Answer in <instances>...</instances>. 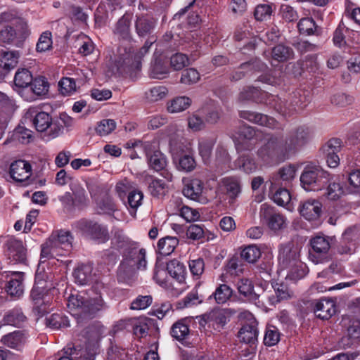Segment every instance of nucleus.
I'll return each mask as SVG.
<instances>
[{"label": "nucleus", "mask_w": 360, "mask_h": 360, "mask_svg": "<svg viewBox=\"0 0 360 360\" xmlns=\"http://www.w3.org/2000/svg\"><path fill=\"white\" fill-rule=\"evenodd\" d=\"M130 27L131 16L125 14L118 20L112 30L115 37L120 41L115 64L117 69L122 71L139 68L141 58L148 53L150 46L156 41L155 37H150L139 51L135 53Z\"/></svg>", "instance_id": "f257e3e1"}, {"label": "nucleus", "mask_w": 360, "mask_h": 360, "mask_svg": "<svg viewBox=\"0 0 360 360\" xmlns=\"http://www.w3.org/2000/svg\"><path fill=\"white\" fill-rule=\"evenodd\" d=\"M311 137L308 127L300 126L292 129L285 140L281 136H271L258 150L257 154L264 162L276 157L293 154L309 143Z\"/></svg>", "instance_id": "f03ea898"}, {"label": "nucleus", "mask_w": 360, "mask_h": 360, "mask_svg": "<svg viewBox=\"0 0 360 360\" xmlns=\"http://www.w3.org/2000/svg\"><path fill=\"white\" fill-rule=\"evenodd\" d=\"M67 307L70 312L80 321L94 318L98 311L105 307V303L101 295L85 298L76 293L68 297Z\"/></svg>", "instance_id": "7ed1b4c3"}, {"label": "nucleus", "mask_w": 360, "mask_h": 360, "mask_svg": "<svg viewBox=\"0 0 360 360\" xmlns=\"http://www.w3.org/2000/svg\"><path fill=\"white\" fill-rule=\"evenodd\" d=\"M329 181V174L319 166L307 165L300 176V182L306 191H319Z\"/></svg>", "instance_id": "20e7f679"}, {"label": "nucleus", "mask_w": 360, "mask_h": 360, "mask_svg": "<svg viewBox=\"0 0 360 360\" xmlns=\"http://www.w3.org/2000/svg\"><path fill=\"white\" fill-rule=\"evenodd\" d=\"M146 251L135 245L130 248L120 265L119 270L126 274L134 273L136 270H144L147 266Z\"/></svg>", "instance_id": "39448f33"}, {"label": "nucleus", "mask_w": 360, "mask_h": 360, "mask_svg": "<svg viewBox=\"0 0 360 360\" xmlns=\"http://www.w3.org/2000/svg\"><path fill=\"white\" fill-rule=\"evenodd\" d=\"M77 226L84 233L98 243H104L110 238L108 228L97 222L81 219L78 221Z\"/></svg>", "instance_id": "423d86ee"}, {"label": "nucleus", "mask_w": 360, "mask_h": 360, "mask_svg": "<svg viewBox=\"0 0 360 360\" xmlns=\"http://www.w3.org/2000/svg\"><path fill=\"white\" fill-rule=\"evenodd\" d=\"M312 250L309 253V259L317 264L322 263L330 248V238L326 236H316L310 240Z\"/></svg>", "instance_id": "0eeeda50"}, {"label": "nucleus", "mask_w": 360, "mask_h": 360, "mask_svg": "<svg viewBox=\"0 0 360 360\" xmlns=\"http://www.w3.org/2000/svg\"><path fill=\"white\" fill-rule=\"evenodd\" d=\"M297 94H299L300 98H297L296 97L290 103H288L285 98L282 99L278 96L271 95L268 97L266 103L282 114L290 113L291 110L295 109V106L302 107L305 105L304 103L307 101L306 96H301L300 92H297Z\"/></svg>", "instance_id": "6e6552de"}, {"label": "nucleus", "mask_w": 360, "mask_h": 360, "mask_svg": "<svg viewBox=\"0 0 360 360\" xmlns=\"http://www.w3.org/2000/svg\"><path fill=\"white\" fill-rule=\"evenodd\" d=\"M260 217L266 221L269 228L274 231L283 229L286 226V219L285 217L274 210V208L264 203L261 205Z\"/></svg>", "instance_id": "1a4fd4ad"}, {"label": "nucleus", "mask_w": 360, "mask_h": 360, "mask_svg": "<svg viewBox=\"0 0 360 360\" xmlns=\"http://www.w3.org/2000/svg\"><path fill=\"white\" fill-rule=\"evenodd\" d=\"M6 255L11 263H24L27 257V251L22 241L9 238L6 244Z\"/></svg>", "instance_id": "9d476101"}, {"label": "nucleus", "mask_w": 360, "mask_h": 360, "mask_svg": "<svg viewBox=\"0 0 360 360\" xmlns=\"http://www.w3.org/2000/svg\"><path fill=\"white\" fill-rule=\"evenodd\" d=\"M66 250L60 246V242H58L51 235L49 238L41 245V262H44L51 258H56L58 257L65 256L68 255Z\"/></svg>", "instance_id": "9b49d317"}, {"label": "nucleus", "mask_w": 360, "mask_h": 360, "mask_svg": "<svg viewBox=\"0 0 360 360\" xmlns=\"http://www.w3.org/2000/svg\"><path fill=\"white\" fill-rule=\"evenodd\" d=\"M300 261V250L297 247L287 245L281 247L278 255V264L281 270L288 269L292 265H296Z\"/></svg>", "instance_id": "f8f14e48"}, {"label": "nucleus", "mask_w": 360, "mask_h": 360, "mask_svg": "<svg viewBox=\"0 0 360 360\" xmlns=\"http://www.w3.org/2000/svg\"><path fill=\"white\" fill-rule=\"evenodd\" d=\"M23 274L21 272H13L6 275L5 290L11 297L20 298L24 292Z\"/></svg>", "instance_id": "ddd939ff"}, {"label": "nucleus", "mask_w": 360, "mask_h": 360, "mask_svg": "<svg viewBox=\"0 0 360 360\" xmlns=\"http://www.w3.org/2000/svg\"><path fill=\"white\" fill-rule=\"evenodd\" d=\"M9 174L14 181L24 182L32 175V167L27 161L16 160L11 164Z\"/></svg>", "instance_id": "4468645a"}, {"label": "nucleus", "mask_w": 360, "mask_h": 360, "mask_svg": "<svg viewBox=\"0 0 360 360\" xmlns=\"http://www.w3.org/2000/svg\"><path fill=\"white\" fill-rule=\"evenodd\" d=\"M314 313L316 317L328 320L336 312V305L333 300L329 299H321L316 300L312 303Z\"/></svg>", "instance_id": "2eb2a0df"}, {"label": "nucleus", "mask_w": 360, "mask_h": 360, "mask_svg": "<svg viewBox=\"0 0 360 360\" xmlns=\"http://www.w3.org/2000/svg\"><path fill=\"white\" fill-rule=\"evenodd\" d=\"M300 214L308 221L319 219L322 213V204L317 200L310 199L299 207Z\"/></svg>", "instance_id": "dca6fc26"}, {"label": "nucleus", "mask_w": 360, "mask_h": 360, "mask_svg": "<svg viewBox=\"0 0 360 360\" xmlns=\"http://www.w3.org/2000/svg\"><path fill=\"white\" fill-rule=\"evenodd\" d=\"M203 183L198 179H193L185 184L183 188V194L185 197L204 203L206 198L202 196Z\"/></svg>", "instance_id": "f3484780"}, {"label": "nucleus", "mask_w": 360, "mask_h": 360, "mask_svg": "<svg viewBox=\"0 0 360 360\" xmlns=\"http://www.w3.org/2000/svg\"><path fill=\"white\" fill-rule=\"evenodd\" d=\"M30 297L34 302V310L39 316L47 312L49 300H47L41 288L34 286L31 290Z\"/></svg>", "instance_id": "a211bd4d"}, {"label": "nucleus", "mask_w": 360, "mask_h": 360, "mask_svg": "<svg viewBox=\"0 0 360 360\" xmlns=\"http://www.w3.org/2000/svg\"><path fill=\"white\" fill-rule=\"evenodd\" d=\"M232 314L229 309H215L211 311L207 315V319L217 329L222 328Z\"/></svg>", "instance_id": "6ab92c4d"}, {"label": "nucleus", "mask_w": 360, "mask_h": 360, "mask_svg": "<svg viewBox=\"0 0 360 360\" xmlns=\"http://www.w3.org/2000/svg\"><path fill=\"white\" fill-rule=\"evenodd\" d=\"M272 287L274 290V295L268 296L269 303L271 306L276 305L281 301L287 300L293 295L292 291L284 283H276L272 285Z\"/></svg>", "instance_id": "aec40b11"}, {"label": "nucleus", "mask_w": 360, "mask_h": 360, "mask_svg": "<svg viewBox=\"0 0 360 360\" xmlns=\"http://www.w3.org/2000/svg\"><path fill=\"white\" fill-rule=\"evenodd\" d=\"M360 325L359 323L349 326L347 335L342 338L340 345L344 349L356 347L360 344Z\"/></svg>", "instance_id": "412c9836"}, {"label": "nucleus", "mask_w": 360, "mask_h": 360, "mask_svg": "<svg viewBox=\"0 0 360 360\" xmlns=\"http://www.w3.org/2000/svg\"><path fill=\"white\" fill-rule=\"evenodd\" d=\"M144 148L149 167L156 172L164 169L167 165V160L164 154L158 150L153 152L148 150L147 145H145Z\"/></svg>", "instance_id": "4be33fe9"}, {"label": "nucleus", "mask_w": 360, "mask_h": 360, "mask_svg": "<svg viewBox=\"0 0 360 360\" xmlns=\"http://www.w3.org/2000/svg\"><path fill=\"white\" fill-rule=\"evenodd\" d=\"M156 25V20L148 15L137 17L135 21V29L139 37L150 34Z\"/></svg>", "instance_id": "5701e85b"}, {"label": "nucleus", "mask_w": 360, "mask_h": 360, "mask_svg": "<svg viewBox=\"0 0 360 360\" xmlns=\"http://www.w3.org/2000/svg\"><path fill=\"white\" fill-rule=\"evenodd\" d=\"M257 323L255 320L243 326L238 332L240 340L248 344L255 343L257 340Z\"/></svg>", "instance_id": "b1692460"}, {"label": "nucleus", "mask_w": 360, "mask_h": 360, "mask_svg": "<svg viewBox=\"0 0 360 360\" xmlns=\"http://www.w3.org/2000/svg\"><path fill=\"white\" fill-rule=\"evenodd\" d=\"M167 271L169 276L178 283H183L186 279V266L178 259H172L167 263Z\"/></svg>", "instance_id": "393cba45"}, {"label": "nucleus", "mask_w": 360, "mask_h": 360, "mask_svg": "<svg viewBox=\"0 0 360 360\" xmlns=\"http://www.w3.org/2000/svg\"><path fill=\"white\" fill-rule=\"evenodd\" d=\"M266 65L259 60L248 62L240 65L238 70L235 71L231 75V79L238 81L245 76V72H255L265 69Z\"/></svg>", "instance_id": "a878e982"}, {"label": "nucleus", "mask_w": 360, "mask_h": 360, "mask_svg": "<svg viewBox=\"0 0 360 360\" xmlns=\"http://www.w3.org/2000/svg\"><path fill=\"white\" fill-rule=\"evenodd\" d=\"M265 92L261 91L260 89L253 87L247 86L244 88L238 94V100L240 103L252 101L256 103L263 102V97L266 96Z\"/></svg>", "instance_id": "bb28decb"}, {"label": "nucleus", "mask_w": 360, "mask_h": 360, "mask_svg": "<svg viewBox=\"0 0 360 360\" xmlns=\"http://www.w3.org/2000/svg\"><path fill=\"white\" fill-rule=\"evenodd\" d=\"M146 181H149L148 189L153 197L160 198L167 193L168 188L164 181L150 176H146Z\"/></svg>", "instance_id": "cd10ccee"}, {"label": "nucleus", "mask_w": 360, "mask_h": 360, "mask_svg": "<svg viewBox=\"0 0 360 360\" xmlns=\"http://www.w3.org/2000/svg\"><path fill=\"white\" fill-rule=\"evenodd\" d=\"M27 320L20 308H14L6 311L3 317L4 324L14 326H20Z\"/></svg>", "instance_id": "c85d7f7f"}, {"label": "nucleus", "mask_w": 360, "mask_h": 360, "mask_svg": "<svg viewBox=\"0 0 360 360\" xmlns=\"http://www.w3.org/2000/svg\"><path fill=\"white\" fill-rule=\"evenodd\" d=\"M220 186L230 198L234 199L240 193V185L236 177H225L220 181Z\"/></svg>", "instance_id": "c756f323"}, {"label": "nucleus", "mask_w": 360, "mask_h": 360, "mask_svg": "<svg viewBox=\"0 0 360 360\" xmlns=\"http://www.w3.org/2000/svg\"><path fill=\"white\" fill-rule=\"evenodd\" d=\"M70 189L73 194L72 203L76 206L86 205L89 200L85 189L77 180L70 182Z\"/></svg>", "instance_id": "7c9ffc66"}, {"label": "nucleus", "mask_w": 360, "mask_h": 360, "mask_svg": "<svg viewBox=\"0 0 360 360\" xmlns=\"http://www.w3.org/2000/svg\"><path fill=\"white\" fill-rule=\"evenodd\" d=\"M297 168L294 165H286L279 169L278 173L272 178L273 181L276 184L290 183L294 179L296 175Z\"/></svg>", "instance_id": "2f4dec72"}, {"label": "nucleus", "mask_w": 360, "mask_h": 360, "mask_svg": "<svg viewBox=\"0 0 360 360\" xmlns=\"http://www.w3.org/2000/svg\"><path fill=\"white\" fill-rule=\"evenodd\" d=\"M179 244L176 237L166 236L159 240L158 243V252L162 255H169L172 254Z\"/></svg>", "instance_id": "473e14b6"}, {"label": "nucleus", "mask_w": 360, "mask_h": 360, "mask_svg": "<svg viewBox=\"0 0 360 360\" xmlns=\"http://www.w3.org/2000/svg\"><path fill=\"white\" fill-rule=\"evenodd\" d=\"M30 112H35L34 109L30 110ZM51 117L50 115L45 112H36L34 117L32 119V123L35 129L40 132L45 131L49 128L51 124Z\"/></svg>", "instance_id": "72a5a7b5"}, {"label": "nucleus", "mask_w": 360, "mask_h": 360, "mask_svg": "<svg viewBox=\"0 0 360 360\" xmlns=\"http://www.w3.org/2000/svg\"><path fill=\"white\" fill-rule=\"evenodd\" d=\"M32 75L27 69H18L15 74L14 84L15 89L27 88L32 84Z\"/></svg>", "instance_id": "f704fd0d"}, {"label": "nucleus", "mask_w": 360, "mask_h": 360, "mask_svg": "<svg viewBox=\"0 0 360 360\" xmlns=\"http://www.w3.org/2000/svg\"><path fill=\"white\" fill-rule=\"evenodd\" d=\"M271 54L273 59L278 62L287 61L293 58L294 56L293 50L290 47L283 44H278L274 47Z\"/></svg>", "instance_id": "c9c22d12"}, {"label": "nucleus", "mask_w": 360, "mask_h": 360, "mask_svg": "<svg viewBox=\"0 0 360 360\" xmlns=\"http://www.w3.org/2000/svg\"><path fill=\"white\" fill-rule=\"evenodd\" d=\"M18 58L17 51H3L0 56V66L6 70L13 69L18 63Z\"/></svg>", "instance_id": "e433bc0d"}, {"label": "nucleus", "mask_w": 360, "mask_h": 360, "mask_svg": "<svg viewBox=\"0 0 360 360\" xmlns=\"http://www.w3.org/2000/svg\"><path fill=\"white\" fill-rule=\"evenodd\" d=\"M92 267L88 265H81L73 271L75 281L79 285L86 284L91 279Z\"/></svg>", "instance_id": "4c0bfd02"}, {"label": "nucleus", "mask_w": 360, "mask_h": 360, "mask_svg": "<svg viewBox=\"0 0 360 360\" xmlns=\"http://www.w3.org/2000/svg\"><path fill=\"white\" fill-rule=\"evenodd\" d=\"M191 100L186 96H179L172 100L167 105V110L170 113H177L187 109Z\"/></svg>", "instance_id": "58836bf2"}, {"label": "nucleus", "mask_w": 360, "mask_h": 360, "mask_svg": "<svg viewBox=\"0 0 360 360\" xmlns=\"http://www.w3.org/2000/svg\"><path fill=\"white\" fill-rule=\"evenodd\" d=\"M235 167L248 174L252 173L257 169L255 161L249 155L239 157L235 162Z\"/></svg>", "instance_id": "ea45409f"}, {"label": "nucleus", "mask_w": 360, "mask_h": 360, "mask_svg": "<svg viewBox=\"0 0 360 360\" xmlns=\"http://www.w3.org/2000/svg\"><path fill=\"white\" fill-rule=\"evenodd\" d=\"M51 236L58 242H60V246L63 248V250L70 253L72 248L73 240V237L70 231L60 230L52 233Z\"/></svg>", "instance_id": "a19ab883"}, {"label": "nucleus", "mask_w": 360, "mask_h": 360, "mask_svg": "<svg viewBox=\"0 0 360 360\" xmlns=\"http://www.w3.org/2000/svg\"><path fill=\"white\" fill-rule=\"evenodd\" d=\"M233 290L231 288L225 284H220L213 292L212 296L214 297L217 304L226 303L232 296Z\"/></svg>", "instance_id": "79ce46f5"}, {"label": "nucleus", "mask_w": 360, "mask_h": 360, "mask_svg": "<svg viewBox=\"0 0 360 360\" xmlns=\"http://www.w3.org/2000/svg\"><path fill=\"white\" fill-rule=\"evenodd\" d=\"M189 334V326L185 319L173 324L171 329L172 336L177 340H184Z\"/></svg>", "instance_id": "37998d69"}, {"label": "nucleus", "mask_w": 360, "mask_h": 360, "mask_svg": "<svg viewBox=\"0 0 360 360\" xmlns=\"http://www.w3.org/2000/svg\"><path fill=\"white\" fill-rule=\"evenodd\" d=\"M287 271L286 278L291 280H297L304 277L308 272L306 264L300 260L296 262V265L290 266Z\"/></svg>", "instance_id": "c03bdc74"}, {"label": "nucleus", "mask_w": 360, "mask_h": 360, "mask_svg": "<svg viewBox=\"0 0 360 360\" xmlns=\"http://www.w3.org/2000/svg\"><path fill=\"white\" fill-rule=\"evenodd\" d=\"M167 92L165 86H155L145 92V98L148 102H157L165 98Z\"/></svg>", "instance_id": "a18cd8bd"}, {"label": "nucleus", "mask_w": 360, "mask_h": 360, "mask_svg": "<svg viewBox=\"0 0 360 360\" xmlns=\"http://www.w3.org/2000/svg\"><path fill=\"white\" fill-rule=\"evenodd\" d=\"M58 90L63 96L72 95L77 91L75 79L70 77H63L58 82Z\"/></svg>", "instance_id": "49530a36"}, {"label": "nucleus", "mask_w": 360, "mask_h": 360, "mask_svg": "<svg viewBox=\"0 0 360 360\" xmlns=\"http://www.w3.org/2000/svg\"><path fill=\"white\" fill-rule=\"evenodd\" d=\"M46 325L53 329H59L70 326L67 317L61 314H53L46 318Z\"/></svg>", "instance_id": "de8ad7c7"}, {"label": "nucleus", "mask_w": 360, "mask_h": 360, "mask_svg": "<svg viewBox=\"0 0 360 360\" xmlns=\"http://www.w3.org/2000/svg\"><path fill=\"white\" fill-rule=\"evenodd\" d=\"M354 101L352 96L344 92L333 94L330 98L331 103L338 108H345L352 105Z\"/></svg>", "instance_id": "09e8293b"}, {"label": "nucleus", "mask_w": 360, "mask_h": 360, "mask_svg": "<svg viewBox=\"0 0 360 360\" xmlns=\"http://www.w3.org/2000/svg\"><path fill=\"white\" fill-rule=\"evenodd\" d=\"M169 69L160 60H156L150 69V76L154 79H162L167 77Z\"/></svg>", "instance_id": "8fccbe9b"}, {"label": "nucleus", "mask_w": 360, "mask_h": 360, "mask_svg": "<svg viewBox=\"0 0 360 360\" xmlns=\"http://www.w3.org/2000/svg\"><path fill=\"white\" fill-rule=\"evenodd\" d=\"M260 249L255 245H248L240 252L241 257L249 263H255L261 257Z\"/></svg>", "instance_id": "3c124183"}, {"label": "nucleus", "mask_w": 360, "mask_h": 360, "mask_svg": "<svg viewBox=\"0 0 360 360\" xmlns=\"http://www.w3.org/2000/svg\"><path fill=\"white\" fill-rule=\"evenodd\" d=\"M22 341V334L20 331H15L4 335L1 342L6 346L11 348L18 347Z\"/></svg>", "instance_id": "603ef678"}, {"label": "nucleus", "mask_w": 360, "mask_h": 360, "mask_svg": "<svg viewBox=\"0 0 360 360\" xmlns=\"http://www.w3.org/2000/svg\"><path fill=\"white\" fill-rule=\"evenodd\" d=\"M143 194L139 191H132L128 195V205L131 214L135 215L137 208L142 204Z\"/></svg>", "instance_id": "864d4df0"}, {"label": "nucleus", "mask_w": 360, "mask_h": 360, "mask_svg": "<svg viewBox=\"0 0 360 360\" xmlns=\"http://www.w3.org/2000/svg\"><path fill=\"white\" fill-rule=\"evenodd\" d=\"M200 79V75L195 68H187L181 73L180 82L186 85L197 83Z\"/></svg>", "instance_id": "5fc2aeb1"}, {"label": "nucleus", "mask_w": 360, "mask_h": 360, "mask_svg": "<svg viewBox=\"0 0 360 360\" xmlns=\"http://www.w3.org/2000/svg\"><path fill=\"white\" fill-rule=\"evenodd\" d=\"M280 340V333L278 328L274 326L266 327L264 337V343L267 346H274Z\"/></svg>", "instance_id": "6e6d98bb"}, {"label": "nucleus", "mask_w": 360, "mask_h": 360, "mask_svg": "<svg viewBox=\"0 0 360 360\" xmlns=\"http://www.w3.org/2000/svg\"><path fill=\"white\" fill-rule=\"evenodd\" d=\"M224 270L230 276H238L243 272L242 264L238 257H233L227 261Z\"/></svg>", "instance_id": "4d7b16f0"}, {"label": "nucleus", "mask_w": 360, "mask_h": 360, "mask_svg": "<svg viewBox=\"0 0 360 360\" xmlns=\"http://www.w3.org/2000/svg\"><path fill=\"white\" fill-rule=\"evenodd\" d=\"M116 128V123L113 120L106 119L101 120L96 128V133L100 136H106Z\"/></svg>", "instance_id": "13d9d810"}, {"label": "nucleus", "mask_w": 360, "mask_h": 360, "mask_svg": "<svg viewBox=\"0 0 360 360\" xmlns=\"http://www.w3.org/2000/svg\"><path fill=\"white\" fill-rule=\"evenodd\" d=\"M32 90L37 96L45 95L49 91V83L44 77H39L33 79Z\"/></svg>", "instance_id": "bf43d9fd"}, {"label": "nucleus", "mask_w": 360, "mask_h": 360, "mask_svg": "<svg viewBox=\"0 0 360 360\" xmlns=\"http://www.w3.org/2000/svg\"><path fill=\"white\" fill-rule=\"evenodd\" d=\"M170 65L175 70H179L189 65V58L186 54L177 53L170 58Z\"/></svg>", "instance_id": "052dcab7"}, {"label": "nucleus", "mask_w": 360, "mask_h": 360, "mask_svg": "<svg viewBox=\"0 0 360 360\" xmlns=\"http://www.w3.org/2000/svg\"><path fill=\"white\" fill-rule=\"evenodd\" d=\"M272 12V8L270 5L259 4L255 8L254 15L257 20L263 21L269 19Z\"/></svg>", "instance_id": "680f3d73"}, {"label": "nucleus", "mask_w": 360, "mask_h": 360, "mask_svg": "<svg viewBox=\"0 0 360 360\" xmlns=\"http://www.w3.org/2000/svg\"><path fill=\"white\" fill-rule=\"evenodd\" d=\"M214 144L212 139H202L199 142V153L205 162L209 160Z\"/></svg>", "instance_id": "e2e57ef3"}, {"label": "nucleus", "mask_w": 360, "mask_h": 360, "mask_svg": "<svg viewBox=\"0 0 360 360\" xmlns=\"http://www.w3.org/2000/svg\"><path fill=\"white\" fill-rule=\"evenodd\" d=\"M153 278L160 285L164 288L169 287L167 271L164 266L158 265L155 266Z\"/></svg>", "instance_id": "0e129e2a"}, {"label": "nucleus", "mask_w": 360, "mask_h": 360, "mask_svg": "<svg viewBox=\"0 0 360 360\" xmlns=\"http://www.w3.org/2000/svg\"><path fill=\"white\" fill-rule=\"evenodd\" d=\"M273 200L277 205L285 206L290 202L291 195L286 188H280L274 194Z\"/></svg>", "instance_id": "69168bd1"}, {"label": "nucleus", "mask_w": 360, "mask_h": 360, "mask_svg": "<svg viewBox=\"0 0 360 360\" xmlns=\"http://www.w3.org/2000/svg\"><path fill=\"white\" fill-rule=\"evenodd\" d=\"M153 301L150 295L138 296L131 304V309L133 310L145 309L149 307Z\"/></svg>", "instance_id": "338daca9"}, {"label": "nucleus", "mask_w": 360, "mask_h": 360, "mask_svg": "<svg viewBox=\"0 0 360 360\" xmlns=\"http://www.w3.org/2000/svg\"><path fill=\"white\" fill-rule=\"evenodd\" d=\"M52 46L51 33L49 32H43L37 44V50L44 52L49 50Z\"/></svg>", "instance_id": "774afa93"}]
</instances>
